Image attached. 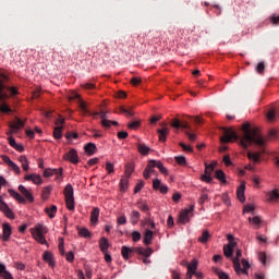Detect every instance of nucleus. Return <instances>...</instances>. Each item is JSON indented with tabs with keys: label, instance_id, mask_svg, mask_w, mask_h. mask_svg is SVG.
<instances>
[{
	"label": "nucleus",
	"instance_id": "obj_40",
	"mask_svg": "<svg viewBox=\"0 0 279 279\" xmlns=\"http://www.w3.org/2000/svg\"><path fill=\"white\" fill-rule=\"evenodd\" d=\"M187 271L190 274H195L197 271V262L193 259L191 264L187 265Z\"/></svg>",
	"mask_w": 279,
	"mask_h": 279
},
{
	"label": "nucleus",
	"instance_id": "obj_56",
	"mask_svg": "<svg viewBox=\"0 0 279 279\" xmlns=\"http://www.w3.org/2000/svg\"><path fill=\"white\" fill-rule=\"evenodd\" d=\"M9 167H11V169L14 171V173H16V175H21V168L16 163H14V161Z\"/></svg>",
	"mask_w": 279,
	"mask_h": 279
},
{
	"label": "nucleus",
	"instance_id": "obj_54",
	"mask_svg": "<svg viewBox=\"0 0 279 279\" xmlns=\"http://www.w3.org/2000/svg\"><path fill=\"white\" fill-rule=\"evenodd\" d=\"M132 239H133L134 243H138V241L141 240V232L133 231L132 232Z\"/></svg>",
	"mask_w": 279,
	"mask_h": 279
},
{
	"label": "nucleus",
	"instance_id": "obj_17",
	"mask_svg": "<svg viewBox=\"0 0 279 279\" xmlns=\"http://www.w3.org/2000/svg\"><path fill=\"white\" fill-rule=\"evenodd\" d=\"M43 260H45V263H48L49 267H56V260H53V254L51 252H44Z\"/></svg>",
	"mask_w": 279,
	"mask_h": 279
},
{
	"label": "nucleus",
	"instance_id": "obj_36",
	"mask_svg": "<svg viewBox=\"0 0 279 279\" xmlns=\"http://www.w3.org/2000/svg\"><path fill=\"white\" fill-rule=\"evenodd\" d=\"M279 193L278 190H274L272 192L268 193V201L269 202H278Z\"/></svg>",
	"mask_w": 279,
	"mask_h": 279
},
{
	"label": "nucleus",
	"instance_id": "obj_16",
	"mask_svg": "<svg viewBox=\"0 0 279 279\" xmlns=\"http://www.w3.org/2000/svg\"><path fill=\"white\" fill-rule=\"evenodd\" d=\"M241 256H243V253L241 252V250H236L235 257L232 258L235 271H241Z\"/></svg>",
	"mask_w": 279,
	"mask_h": 279
},
{
	"label": "nucleus",
	"instance_id": "obj_12",
	"mask_svg": "<svg viewBox=\"0 0 279 279\" xmlns=\"http://www.w3.org/2000/svg\"><path fill=\"white\" fill-rule=\"evenodd\" d=\"M0 210L1 213H3V215H5L8 219H14V211H12L10 206L5 204V202L3 201V196H0Z\"/></svg>",
	"mask_w": 279,
	"mask_h": 279
},
{
	"label": "nucleus",
	"instance_id": "obj_58",
	"mask_svg": "<svg viewBox=\"0 0 279 279\" xmlns=\"http://www.w3.org/2000/svg\"><path fill=\"white\" fill-rule=\"evenodd\" d=\"M33 183H34V184H43V178H40L39 174H34V177H33Z\"/></svg>",
	"mask_w": 279,
	"mask_h": 279
},
{
	"label": "nucleus",
	"instance_id": "obj_18",
	"mask_svg": "<svg viewBox=\"0 0 279 279\" xmlns=\"http://www.w3.org/2000/svg\"><path fill=\"white\" fill-rule=\"evenodd\" d=\"M90 223L92 226H97L99 223V207H94L90 213Z\"/></svg>",
	"mask_w": 279,
	"mask_h": 279
},
{
	"label": "nucleus",
	"instance_id": "obj_10",
	"mask_svg": "<svg viewBox=\"0 0 279 279\" xmlns=\"http://www.w3.org/2000/svg\"><path fill=\"white\" fill-rule=\"evenodd\" d=\"M8 75L4 73L0 74V101H5L8 99V93L3 92L5 90V82H8Z\"/></svg>",
	"mask_w": 279,
	"mask_h": 279
},
{
	"label": "nucleus",
	"instance_id": "obj_34",
	"mask_svg": "<svg viewBox=\"0 0 279 279\" xmlns=\"http://www.w3.org/2000/svg\"><path fill=\"white\" fill-rule=\"evenodd\" d=\"M153 165L154 167H157V169H159V171L163 173V175H167V168H165V166L162 165V161L154 160Z\"/></svg>",
	"mask_w": 279,
	"mask_h": 279
},
{
	"label": "nucleus",
	"instance_id": "obj_64",
	"mask_svg": "<svg viewBox=\"0 0 279 279\" xmlns=\"http://www.w3.org/2000/svg\"><path fill=\"white\" fill-rule=\"evenodd\" d=\"M270 23H272V25H278L279 24V15L278 16H271L270 17Z\"/></svg>",
	"mask_w": 279,
	"mask_h": 279
},
{
	"label": "nucleus",
	"instance_id": "obj_4",
	"mask_svg": "<svg viewBox=\"0 0 279 279\" xmlns=\"http://www.w3.org/2000/svg\"><path fill=\"white\" fill-rule=\"evenodd\" d=\"M64 197L68 210H75V197L73 196V185L68 184L65 186Z\"/></svg>",
	"mask_w": 279,
	"mask_h": 279
},
{
	"label": "nucleus",
	"instance_id": "obj_27",
	"mask_svg": "<svg viewBox=\"0 0 279 279\" xmlns=\"http://www.w3.org/2000/svg\"><path fill=\"white\" fill-rule=\"evenodd\" d=\"M137 150L140 154H142V156H147V154H149V151H150V148L145 144L138 143Z\"/></svg>",
	"mask_w": 279,
	"mask_h": 279
},
{
	"label": "nucleus",
	"instance_id": "obj_33",
	"mask_svg": "<svg viewBox=\"0 0 279 279\" xmlns=\"http://www.w3.org/2000/svg\"><path fill=\"white\" fill-rule=\"evenodd\" d=\"M62 130H64V126H56L53 130V137L57 141H60L62 138Z\"/></svg>",
	"mask_w": 279,
	"mask_h": 279
},
{
	"label": "nucleus",
	"instance_id": "obj_1",
	"mask_svg": "<svg viewBox=\"0 0 279 279\" xmlns=\"http://www.w3.org/2000/svg\"><path fill=\"white\" fill-rule=\"evenodd\" d=\"M242 131L244 132V135L240 140V145L243 149H247L252 143L257 145V147H265V138L260 135V131L256 128L252 129L250 122L243 124Z\"/></svg>",
	"mask_w": 279,
	"mask_h": 279
},
{
	"label": "nucleus",
	"instance_id": "obj_38",
	"mask_svg": "<svg viewBox=\"0 0 279 279\" xmlns=\"http://www.w3.org/2000/svg\"><path fill=\"white\" fill-rule=\"evenodd\" d=\"M121 254L123 256V259L128 260V258H130V254H132V248H130L128 246H122Z\"/></svg>",
	"mask_w": 279,
	"mask_h": 279
},
{
	"label": "nucleus",
	"instance_id": "obj_15",
	"mask_svg": "<svg viewBox=\"0 0 279 279\" xmlns=\"http://www.w3.org/2000/svg\"><path fill=\"white\" fill-rule=\"evenodd\" d=\"M9 128H13V130L19 132V130H23V128H25V121L21 120L19 117H15L14 121L9 123Z\"/></svg>",
	"mask_w": 279,
	"mask_h": 279
},
{
	"label": "nucleus",
	"instance_id": "obj_30",
	"mask_svg": "<svg viewBox=\"0 0 279 279\" xmlns=\"http://www.w3.org/2000/svg\"><path fill=\"white\" fill-rule=\"evenodd\" d=\"M138 221H141V213L133 210L131 215V223H133V226H136Z\"/></svg>",
	"mask_w": 279,
	"mask_h": 279
},
{
	"label": "nucleus",
	"instance_id": "obj_52",
	"mask_svg": "<svg viewBox=\"0 0 279 279\" xmlns=\"http://www.w3.org/2000/svg\"><path fill=\"white\" fill-rule=\"evenodd\" d=\"M59 252L61 256H64V239L62 238L59 239Z\"/></svg>",
	"mask_w": 279,
	"mask_h": 279
},
{
	"label": "nucleus",
	"instance_id": "obj_49",
	"mask_svg": "<svg viewBox=\"0 0 279 279\" xmlns=\"http://www.w3.org/2000/svg\"><path fill=\"white\" fill-rule=\"evenodd\" d=\"M0 112H3L4 114H8V112H12V109L10 108V106L5 105V102H3L0 106Z\"/></svg>",
	"mask_w": 279,
	"mask_h": 279
},
{
	"label": "nucleus",
	"instance_id": "obj_61",
	"mask_svg": "<svg viewBox=\"0 0 279 279\" xmlns=\"http://www.w3.org/2000/svg\"><path fill=\"white\" fill-rule=\"evenodd\" d=\"M65 258H66L68 263H73V260H75V255L73 254V252H69L65 255Z\"/></svg>",
	"mask_w": 279,
	"mask_h": 279
},
{
	"label": "nucleus",
	"instance_id": "obj_43",
	"mask_svg": "<svg viewBox=\"0 0 279 279\" xmlns=\"http://www.w3.org/2000/svg\"><path fill=\"white\" fill-rule=\"evenodd\" d=\"M174 160L178 165H181V167H186V157L177 156V157H174Z\"/></svg>",
	"mask_w": 279,
	"mask_h": 279
},
{
	"label": "nucleus",
	"instance_id": "obj_6",
	"mask_svg": "<svg viewBox=\"0 0 279 279\" xmlns=\"http://www.w3.org/2000/svg\"><path fill=\"white\" fill-rule=\"evenodd\" d=\"M193 210H195L194 206H191L189 209H184L179 215L180 223H189L191 221V217H193Z\"/></svg>",
	"mask_w": 279,
	"mask_h": 279
},
{
	"label": "nucleus",
	"instance_id": "obj_19",
	"mask_svg": "<svg viewBox=\"0 0 279 279\" xmlns=\"http://www.w3.org/2000/svg\"><path fill=\"white\" fill-rule=\"evenodd\" d=\"M3 233H2V240L10 241V236H12V227H10L9 223H3Z\"/></svg>",
	"mask_w": 279,
	"mask_h": 279
},
{
	"label": "nucleus",
	"instance_id": "obj_45",
	"mask_svg": "<svg viewBox=\"0 0 279 279\" xmlns=\"http://www.w3.org/2000/svg\"><path fill=\"white\" fill-rule=\"evenodd\" d=\"M258 260L264 266L267 265V254H265L264 252L258 253Z\"/></svg>",
	"mask_w": 279,
	"mask_h": 279
},
{
	"label": "nucleus",
	"instance_id": "obj_14",
	"mask_svg": "<svg viewBox=\"0 0 279 279\" xmlns=\"http://www.w3.org/2000/svg\"><path fill=\"white\" fill-rule=\"evenodd\" d=\"M157 133L159 135V141L165 143V141H167V136L169 135V128H167V123H163L161 129L157 130Z\"/></svg>",
	"mask_w": 279,
	"mask_h": 279
},
{
	"label": "nucleus",
	"instance_id": "obj_5",
	"mask_svg": "<svg viewBox=\"0 0 279 279\" xmlns=\"http://www.w3.org/2000/svg\"><path fill=\"white\" fill-rule=\"evenodd\" d=\"M232 141H239V135L232 129L223 128V136L220 137L221 143H232Z\"/></svg>",
	"mask_w": 279,
	"mask_h": 279
},
{
	"label": "nucleus",
	"instance_id": "obj_24",
	"mask_svg": "<svg viewBox=\"0 0 279 279\" xmlns=\"http://www.w3.org/2000/svg\"><path fill=\"white\" fill-rule=\"evenodd\" d=\"M99 247H100V252H102V254H106V252H108V247H110V244L108 243V239L101 238L99 241Z\"/></svg>",
	"mask_w": 279,
	"mask_h": 279
},
{
	"label": "nucleus",
	"instance_id": "obj_7",
	"mask_svg": "<svg viewBox=\"0 0 279 279\" xmlns=\"http://www.w3.org/2000/svg\"><path fill=\"white\" fill-rule=\"evenodd\" d=\"M215 165L216 163L206 165L205 174L201 177L202 182H206L207 184L213 183V177L210 175L213 174V171H215Z\"/></svg>",
	"mask_w": 279,
	"mask_h": 279
},
{
	"label": "nucleus",
	"instance_id": "obj_26",
	"mask_svg": "<svg viewBox=\"0 0 279 279\" xmlns=\"http://www.w3.org/2000/svg\"><path fill=\"white\" fill-rule=\"evenodd\" d=\"M266 119H267L268 123H274V121H276V109L275 108H270L267 111Z\"/></svg>",
	"mask_w": 279,
	"mask_h": 279
},
{
	"label": "nucleus",
	"instance_id": "obj_28",
	"mask_svg": "<svg viewBox=\"0 0 279 279\" xmlns=\"http://www.w3.org/2000/svg\"><path fill=\"white\" fill-rule=\"evenodd\" d=\"M250 223L254 226L255 230H258L260 228L262 219L258 216H255L253 218H248Z\"/></svg>",
	"mask_w": 279,
	"mask_h": 279
},
{
	"label": "nucleus",
	"instance_id": "obj_22",
	"mask_svg": "<svg viewBox=\"0 0 279 279\" xmlns=\"http://www.w3.org/2000/svg\"><path fill=\"white\" fill-rule=\"evenodd\" d=\"M85 153L88 156H94V154L97 151V145H95V143H88L85 147Z\"/></svg>",
	"mask_w": 279,
	"mask_h": 279
},
{
	"label": "nucleus",
	"instance_id": "obj_35",
	"mask_svg": "<svg viewBox=\"0 0 279 279\" xmlns=\"http://www.w3.org/2000/svg\"><path fill=\"white\" fill-rule=\"evenodd\" d=\"M132 173H134V166L132 163H128L125 166V178L130 180V178H132Z\"/></svg>",
	"mask_w": 279,
	"mask_h": 279
},
{
	"label": "nucleus",
	"instance_id": "obj_47",
	"mask_svg": "<svg viewBox=\"0 0 279 279\" xmlns=\"http://www.w3.org/2000/svg\"><path fill=\"white\" fill-rule=\"evenodd\" d=\"M101 124L104 125V128H110V125H119V122L110 121V120H102Z\"/></svg>",
	"mask_w": 279,
	"mask_h": 279
},
{
	"label": "nucleus",
	"instance_id": "obj_2",
	"mask_svg": "<svg viewBox=\"0 0 279 279\" xmlns=\"http://www.w3.org/2000/svg\"><path fill=\"white\" fill-rule=\"evenodd\" d=\"M19 191L20 193H22V195L14 190H9V194L11 195V197L16 199V202H19L20 204H26V202H31V203L34 202V196L32 195L29 190L26 189L24 185H19Z\"/></svg>",
	"mask_w": 279,
	"mask_h": 279
},
{
	"label": "nucleus",
	"instance_id": "obj_42",
	"mask_svg": "<svg viewBox=\"0 0 279 279\" xmlns=\"http://www.w3.org/2000/svg\"><path fill=\"white\" fill-rule=\"evenodd\" d=\"M80 236H83L84 239H90V231L86 228L78 229Z\"/></svg>",
	"mask_w": 279,
	"mask_h": 279
},
{
	"label": "nucleus",
	"instance_id": "obj_50",
	"mask_svg": "<svg viewBox=\"0 0 279 279\" xmlns=\"http://www.w3.org/2000/svg\"><path fill=\"white\" fill-rule=\"evenodd\" d=\"M180 147H182L183 151H187L189 154H193V147L187 146L186 144L180 142L179 143Z\"/></svg>",
	"mask_w": 279,
	"mask_h": 279
},
{
	"label": "nucleus",
	"instance_id": "obj_37",
	"mask_svg": "<svg viewBox=\"0 0 279 279\" xmlns=\"http://www.w3.org/2000/svg\"><path fill=\"white\" fill-rule=\"evenodd\" d=\"M214 272L216 274V276H218L219 279H230L228 274H226L223 270H221L219 268H215Z\"/></svg>",
	"mask_w": 279,
	"mask_h": 279
},
{
	"label": "nucleus",
	"instance_id": "obj_3",
	"mask_svg": "<svg viewBox=\"0 0 279 279\" xmlns=\"http://www.w3.org/2000/svg\"><path fill=\"white\" fill-rule=\"evenodd\" d=\"M45 234H47V227H45V225H37L35 227V231L32 233L33 239H35L37 243H40V245H47Z\"/></svg>",
	"mask_w": 279,
	"mask_h": 279
},
{
	"label": "nucleus",
	"instance_id": "obj_57",
	"mask_svg": "<svg viewBox=\"0 0 279 279\" xmlns=\"http://www.w3.org/2000/svg\"><path fill=\"white\" fill-rule=\"evenodd\" d=\"M106 171H108V173H114V165H112L110 161H107Z\"/></svg>",
	"mask_w": 279,
	"mask_h": 279
},
{
	"label": "nucleus",
	"instance_id": "obj_31",
	"mask_svg": "<svg viewBox=\"0 0 279 279\" xmlns=\"http://www.w3.org/2000/svg\"><path fill=\"white\" fill-rule=\"evenodd\" d=\"M208 239H210V232L208 230H204L202 233V236L198 238L199 243H208Z\"/></svg>",
	"mask_w": 279,
	"mask_h": 279
},
{
	"label": "nucleus",
	"instance_id": "obj_29",
	"mask_svg": "<svg viewBox=\"0 0 279 279\" xmlns=\"http://www.w3.org/2000/svg\"><path fill=\"white\" fill-rule=\"evenodd\" d=\"M215 179L219 180L222 184H226V173L222 172V170H216L215 172Z\"/></svg>",
	"mask_w": 279,
	"mask_h": 279
},
{
	"label": "nucleus",
	"instance_id": "obj_9",
	"mask_svg": "<svg viewBox=\"0 0 279 279\" xmlns=\"http://www.w3.org/2000/svg\"><path fill=\"white\" fill-rule=\"evenodd\" d=\"M63 160H68V162H72V165H77V162H80L77 150L75 148L70 149L69 153L63 155Z\"/></svg>",
	"mask_w": 279,
	"mask_h": 279
},
{
	"label": "nucleus",
	"instance_id": "obj_51",
	"mask_svg": "<svg viewBox=\"0 0 279 279\" xmlns=\"http://www.w3.org/2000/svg\"><path fill=\"white\" fill-rule=\"evenodd\" d=\"M120 112L126 117H134V112H132L131 109H125V107H120Z\"/></svg>",
	"mask_w": 279,
	"mask_h": 279
},
{
	"label": "nucleus",
	"instance_id": "obj_60",
	"mask_svg": "<svg viewBox=\"0 0 279 279\" xmlns=\"http://www.w3.org/2000/svg\"><path fill=\"white\" fill-rule=\"evenodd\" d=\"M171 126H172V128H175V130H180V128H181V122H180V120L173 119L172 122H171Z\"/></svg>",
	"mask_w": 279,
	"mask_h": 279
},
{
	"label": "nucleus",
	"instance_id": "obj_25",
	"mask_svg": "<svg viewBox=\"0 0 279 279\" xmlns=\"http://www.w3.org/2000/svg\"><path fill=\"white\" fill-rule=\"evenodd\" d=\"M45 213L50 219H53V217H56V213H58V207L56 205H51V207H46Z\"/></svg>",
	"mask_w": 279,
	"mask_h": 279
},
{
	"label": "nucleus",
	"instance_id": "obj_62",
	"mask_svg": "<svg viewBox=\"0 0 279 279\" xmlns=\"http://www.w3.org/2000/svg\"><path fill=\"white\" fill-rule=\"evenodd\" d=\"M5 90H9L11 95H19V89H16V87H10L5 85Z\"/></svg>",
	"mask_w": 279,
	"mask_h": 279
},
{
	"label": "nucleus",
	"instance_id": "obj_23",
	"mask_svg": "<svg viewBox=\"0 0 279 279\" xmlns=\"http://www.w3.org/2000/svg\"><path fill=\"white\" fill-rule=\"evenodd\" d=\"M19 162H21L23 171H29V161L25 155L19 157Z\"/></svg>",
	"mask_w": 279,
	"mask_h": 279
},
{
	"label": "nucleus",
	"instance_id": "obj_46",
	"mask_svg": "<svg viewBox=\"0 0 279 279\" xmlns=\"http://www.w3.org/2000/svg\"><path fill=\"white\" fill-rule=\"evenodd\" d=\"M129 130H138L141 128V121H134L128 124Z\"/></svg>",
	"mask_w": 279,
	"mask_h": 279
},
{
	"label": "nucleus",
	"instance_id": "obj_20",
	"mask_svg": "<svg viewBox=\"0 0 279 279\" xmlns=\"http://www.w3.org/2000/svg\"><path fill=\"white\" fill-rule=\"evenodd\" d=\"M236 196L239 202H245V182H242L236 190Z\"/></svg>",
	"mask_w": 279,
	"mask_h": 279
},
{
	"label": "nucleus",
	"instance_id": "obj_53",
	"mask_svg": "<svg viewBox=\"0 0 279 279\" xmlns=\"http://www.w3.org/2000/svg\"><path fill=\"white\" fill-rule=\"evenodd\" d=\"M161 185H162V183L160 182L159 179H154V180H153V189H154L155 191H158Z\"/></svg>",
	"mask_w": 279,
	"mask_h": 279
},
{
	"label": "nucleus",
	"instance_id": "obj_8",
	"mask_svg": "<svg viewBox=\"0 0 279 279\" xmlns=\"http://www.w3.org/2000/svg\"><path fill=\"white\" fill-rule=\"evenodd\" d=\"M71 99H78V107H80L81 112H83L84 117H85V114H93L94 118L99 117V112L90 113V111L86 107V102H84L83 100L80 99V94H74V96H72Z\"/></svg>",
	"mask_w": 279,
	"mask_h": 279
},
{
	"label": "nucleus",
	"instance_id": "obj_63",
	"mask_svg": "<svg viewBox=\"0 0 279 279\" xmlns=\"http://www.w3.org/2000/svg\"><path fill=\"white\" fill-rule=\"evenodd\" d=\"M256 71H257V73H263L265 71V63L259 62L256 66Z\"/></svg>",
	"mask_w": 279,
	"mask_h": 279
},
{
	"label": "nucleus",
	"instance_id": "obj_59",
	"mask_svg": "<svg viewBox=\"0 0 279 279\" xmlns=\"http://www.w3.org/2000/svg\"><path fill=\"white\" fill-rule=\"evenodd\" d=\"M129 134L125 131H120L118 132V138H120V141H125V138H128Z\"/></svg>",
	"mask_w": 279,
	"mask_h": 279
},
{
	"label": "nucleus",
	"instance_id": "obj_48",
	"mask_svg": "<svg viewBox=\"0 0 279 279\" xmlns=\"http://www.w3.org/2000/svg\"><path fill=\"white\" fill-rule=\"evenodd\" d=\"M117 223L118 226H125L128 223V218L125 217V215L118 217Z\"/></svg>",
	"mask_w": 279,
	"mask_h": 279
},
{
	"label": "nucleus",
	"instance_id": "obj_11",
	"mask_svg": "<svg viewBox=\"0 0 279 279\" xmlns=\"http://www.w3.org/2000/svg\"><path fill=\"white\" fill-rule=\"evenodd\" d=\"M144 179L149 180L151 175H158V172L156 171V167H154V159L149 160L144 172H143Z\"/></svg>",
	"mask_w": 279,
	"mask_h": 279
},
{
	"label": "nucleus",
	"instance_id": "obj_44",
	"mask_svg": "<svg viewBox=\"0 0 279 279\" xmlns=\"http://www.w3.org/2000/svg\"><path fill=\"white\" fill-rule=\"evenodd\" d=\"M49 195H51V186H47L43 190L41 197L43 199H49Z\"/></svg>",
	"mask_w": 279,
	"mask_h": 279
},
{
	"label": "nucleus",
	"instance_id": "obj_41",
	"mask_svg": "<svg viewBox=\"0 0 279 279\" xmlns=\"http://www.w3.org/2000/svg\"><path fill=\"white\" fill-rule=\"evenodd\" d=\"M223 254L227 258H232V254H234V250L228 245L223 246Z\"/></svg>",
	"mask_w": 279,
	"mask_h": 279
},
{
	"label": "nucleus",
	"instance_id": "obj_21",
	"mask_svg": "<svg viewBox=\"0 0 279 279\" xmlns=\"http://www.w3.org/2000/svg\"><path fill=\"white\" fill-rule=\"evenodd\" d=\"M151 241H154V231L146 229L144 233V243L146 245H151Z\"/></svg>",
	"mask_w": 279,
	"mask_h": 279
},
{
	"label": "nucleus",
	"instance_id": "obj_55",
	"mask_svg": "<svg viewBox=\"0 0 279 279\" xmlns=\"http://www.w3.org/2000/svg\"><path fill=\"white\" fill-rule=\"evenodd\" d=\"M143 186H145V183L143 181H140L134 187V193H141Z\"/></svg>",
	"mask_w": 279,
	"mask_h": 279
},
{
	"label": "nucleus",
	"instance_id": "obj_39",
	"mask_svg": "<svg viewBox=\"0 0 279 279\" xmlns=\"http://www.w3.org/2000/svg\"><path fill=\"white\" fill-rule=\"evenodd\" d=\"M247 158L250 160H253V162H259L260 160V153H254L252 154L251 151L247 153Z\"/></svg>",
	"mask_w": 279,
	"mask_h": 279
},
{
	"label": "nucleus",
	"instance_id": "obj_13",
	"mask_svg": "<svg viewBox=\"0 0 279 279\" xmlns=\"http://www.w3.org/2000/svg\"><path fill=\"white\" fill-rule=\"evenodd\" d=\"M63 171L64 170L62 168H59V169L48 168L44 171V178H51V175H57V178H60L62 177Z\"/></svg>",
	"mask_w": 279,
	"mask_h": 279
},
{
	"label": "nucleus",
	"instance_id": "obj_32",
	"mask_svg": "<svg viewBox=\"0 0 279 279\" xmlns=\"http://www.w3.org/2000/svg\"><path fill=\"white\" fill-rule=\"evenodd\" d=\"M130 184V180L128 178H122L120 181V191L125 193L128 191V185Z\"/></svg>",
	"mask_w": 279,
	"mask_h": 279
}]
</instances>
